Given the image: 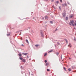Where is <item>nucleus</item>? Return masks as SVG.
Wrapping results in <instances>:
<instances>
[{
  "label": "nucleus",
  "instance_id": "obj_25",
  "mask_svg": "<svg viewBox=\"0 0 76 76\" xmlns=\"http://www.w3.org/2000/svg\"><path fill=\"white\" fill-rule=\"evenodd\" d=\"M57 44H58V45H60V43L57 42Z\"/></svg>",
  "mask_w": 76,
  "mask_h": 76
},
{
  "label": "nucleus",
  "instance_id": "obj_45",
  "mask_svg": "<svg viewBox=\"0 0 76 76\" xmlns=\"http://www.w3.org/2000/svg\"><path fill=\"white\" fill-rule=\"evenodd\" d=\"M33 19H35V18L34 17V18H33Z\"/></svg>",
  "mask_w": 76,
  "mask_h": 76
},
{
  "label": "nucleus",
  "instance_id": "obj_7",
  "mask_svg": "<svg viewBox=\"0 0 76 76\" xmlns=\"http://www.w3.org/2000/svg\"><path fill=\"white\" fill-rule=\"evenodd\" d=\"M18 56H20V57H21L22 56V54L21 53H19Z\"/></svg>",
  "mask_w": 76,
  "mask_h": 76
},
{
  "label": "nucleus",
  "instance_id": "obj_4",
  "mask_svg": "<svg viewBox=\"0 0 76 76\" xmlns=\"http://www.w3.org/2000/svg\"><path fill=\"white\" fill-rule=\"evenodd\" d=\"M41 19H42V20H44V17H43V16H42L41 17Z\"/></svg>",
  "mask_w": 76,
  "mask_h": 76
},
{
  "label": "nucleus",
  "instance_id": "obj_14",
  "mask_svg": "<svg viewBox=\"0 0 76 76\" xmlns=\"http://www.w3.org/2000/svg\"><path fill=\"white\" fill-rule=\"evenodd\" d=\"M50 23H51L52 24H53V22L52 21H51L50 22Z\"/></svg>",
  "mask_w": 76,
  "mask_h": 76
},
{
  "label": "nucleus",
  "instance_id": "obj_31",
  "mask_svg": "<svg viewBox=\"0 0 76 76\" xmlns=\"http://www.w3.org/2000/svg\"><path fill=\"white\" fill-rule=\"evenodd\" d=\"M22 54H23V55H25V53H22Z\"/></svg>",
  "mask_w": 76,
  "mask_h": 76
},
{
  "label": "nucleus",
  "instance_id": "obj_39",
  "mask_svg": "<svg viewBox=\"0 0 76 76\" xmlns=\"http://www.w3.org/2000/svg\"><path fill=\"white\" fill-rule=\"evenodd\" d=\"M21 34H22V33L20 32V34H19V35H21Z\"/></svg>",
  "mask_w": 76,
  "mask_h": 76
},
{
  "label": "nucleus",
  "instance_id": "obj_11",
  "mask_svg": "<svg viewBox=\"0 0 76 76\" xmlns=\"http://www.w3.org/2000/svg\"><path fill=\"white\" fill-rule=\"evenodd\" d=\"M45 19H48V18L47 16H45Z\"/></svg>",
  "mask_w": 76,
  "mask_h": 76
},
{
  "label": "nucleus",
  "instance_id": "obj_42",
  "mask_svg": "<svg viewBox=\"0 0 76 76\" xmlns=\"http://www.w3.org/2000/svg\"><path fill=\"white\" fill-rule=\"evenodd\" d=\"M74 40L75 41H76V39L75 38H74Z\"/></svg>",
  "mask_w": 76,
  "mask_h": 76
},
{
  "label": "nucleus",
  "instance_id": "obj_40",
  "mask_svg": "<svg viewBox=\"0 0 76 76\" xmlns=\"http://www.w3.org/2000/svg\"><path fill=\"white\" fill-rule=\"evenodd\" d=\"M60 1L61 2H62V0H60Z\"/></svg>",
  "mask_w": 76,
  "mask_h": 76
},
{
  "label": "nucleus",
  "instance_id": "obj_34",
  "mask_svg": "<svg viewBox=\"0 0 76 76\" xmlns=\"http://www.w3.org/2000/svg\"><path fill=\"white\" fill-rule=\"evenodd\" d=\"M65 41H66L67 44V40L66 39Z\"/></svg>",
  "mask_w": 76,
  "mask_h": 76
},
{
  "label": "nucleus",
  "instance_id": "obj_29",
  "mask_svg": "<svg viewBox=\"0 0 76 76\" xmlns=\"http://www.w3.org/2000/svg\"><path fill=\"white\" fill-rule=\"evenodd\" d=\"M38 45H35L36 47H38Z\"/></svg>",
  "mask_w": 76,
  "mask_h": 76
},
{
  "label": "nucleus",
  "instance_id": "obj_30",
  "mask_svg": "<svg viewBox=\"0 0 76 76\" xmlns=\"http://www.w3.org/2000/svg\"><path fill=\"white\" fill-rule=\"evenodd\" d=\"M61 59H62V55H61Z\"/></svg>",
  "mask_w": 76,
  "mask_h": 76
},
{
  "label": "nucleus",
  "instance_id": "obj_37",
  "mask_svg": "<svg viewBox=\"0 0 76 76\" xmlns=\"http://www.w3.org/2000/svg\"><path fill=\"white\" fill-rule=\"evenodd\" d=\"M54 1V0H52L51 2H53V1Z\"/></svg>",
  "mask_w": 76,
  "mask_h": 76
},
{
  "label": "nucleus",
  "instance_id": "obj_9",
  "mask_svg": "<svg viewBox=\"0 0 76 76\" xmlns=\"http://www.w3.org/2000/svg\"><path fill=\"white\" fill-rule=\"evenodd\" d=\"M26 42H27L28 44H29V42H28V39H26Z\"/></svg>",
  "mask_w": 76,
  "mask_h": 76
},
{
  "label": "nucleus",
  "instance_id": "obj_38",
  "mask_svg": "<svg viewBox=\"0 0 76 76\" xmlns=\"http://www.w3.org/2000/svg\"><path fill=\"white\" fill-rule=\"evenodd\" d=\"M19 32V31H16V33H18V32Z\"/></svg>",
  "mask_w": 76,
  "mask_h": 76
},
{
  "label": "nucleus",
  "instance_id": "obj_8",
  "mask_svg": "<svg viewBox=\"0 0 76 76\" xmlns=\"http://www.w3.org/2000/svg\"><path fill=\"white\" fill-rule=\"evenodd\" d=\"M19 58L20 60H22V59H23V58H22L21 56H20L19 57Z\"/></svg>",
  "mask_w": 76,
  "mask_h": 76
},
{
  "label": "nucleus",
  "instance_id": "obj_28",
  "mask_svg": "<svg viewBox=\"0 0 76 76\" xmlns=\"http://www.w3.org/2000/svg\"><path fill=\"white\" fill-rule=\"evenodd\" d=\"M64 70H66V68H65V67H64Z\"/></svg>",
  "mask_w": 76,
  "mask_h": 76
},
{
  "label": "nucleus",
  "instance_id": "obj_46",
  "mask_svg": "<svg viewBox=\"0 0 76 76\" xmlns=\"http://www.w3.org/2000/svg\"><path fill=\"white\" fill-rule=\"evenodd\" d=\"M55 45V47H56V45Z\"/></svg>",
  "mask_w": 76,
  "mask_h": 76
},
{
  "label": "nucleus",
  "instance_id": "obj_6",
  "mask_svg": "<svg viewBox=\"0 0 76 76\" xmlns=\"http://www.w3.org/2000/svg\"><path fill=\"white\" fill-rule=\"evenodd\" d=\"M68 46L70 47H72V45H71V44L70 43H69V45H68Z\"/></svg>",
  "mask_w": 76,
  "mask_h": 76
},
{
  "label": "nucleus",
  "instance_id": "obj_22",
  "mask_svg": "<svg viewBox=\"0 0 76 76\" xmlns=\"http://www.w3.org/2000/svg\"><path fill=\"white\" fill-rule=\"evenodd\" d=\"M62 6L63 7H64V4H62Z\"/></svg>",
  "mask_w": 76,
  "mask_h": 76
},
{
  "label": "nucleus",
  "instance_id": "obj_44",
  "mask_svg": "<svg viewBox=\"0 0 76 76\" xmlns=\"http://www.w3.org/2000/svg\"><path fill=\"white\" fill-rule=\"evenodd\" d=\"M74 29H76V28L75 27H74Z\"/></svg>",
  "mask_w": 76,
  "mask_h": 76
},
{
  "label": "nucleus",
  "instance_id": "obj_24",
  "mask_svg": "<svg viewBox=\"0 0 76 76\" xmlns=\"http://www.w3.org/2000/svg\"><path fill=\"white\" fill-rule=\"evenodd\" d=\"M30 29V27H28L27 28V30H28V29Z\"/></svg>",
  "mask_w": 76,
  "mask_h": 76
},
{
  "label": "nucleus",
  "instance_id": "obj_23",
  "mask_svg": "<svg viewBox=\"0 0 76 76\" xmlns=\"http://www.w3.org/2000/svg\"><path fill=\"white\" fill-rule=\"evenodd\" d=\"M27 54H28V53H24V55L25 56H27Z\"/></svg>",
  "mask_w": 76,
  "mask_h": 76
},
{
  "label": "nucleus",
  "instance_id": "obj_18",
  "mask_svg": "<svg viewBox=\"0 0 76 76\" xmlns=\"http://www.w3.org/2000/svg\"><path fill=\"white\" fill-rule=\"evenodd\" d=\"M68 70L69 71V72H71V69H70V68H69L68 69Z\"/></svg>",
  "mask_w": 76,
  "mask_h": 76
},
{
  "label": "nucleus",
  "instance_id": "obj_1",
  "mask_svg": "<svg viewBox=\"0 0 76 76\" xmlns=\"http://www.w3.org/2000/svg\"><path fill=\"white\" fill-rule=\"evenodd\" d=\"M70 23H69L70 25L71 26L72 25L73 26H76V23H75V21L73 20H72L71 21H70ZM74 23H75L74 24Z\"/></svg>",
  "mask_w": 76,
  "mask_h": 76
},
{
  "label": "nucleus",
  "instance_id": "obj_43",
  "mask_svg": "<svg viewBox=\"0 0 76 76\" xmlns=\"http://www.w3.org/2000/svg\"><path fill=\"white\" fill-rule=\"evenodd\" d=\"M22 30H20L19 31V32H21V31H22Z\"/></svg>",
  "mask_w": 76,
  "mask_h": 76
},
{
  "label": "nucleus",
  "instance_id": "obj_10",
  "mask_svg": "<svg viewBox=\"0 0 76 76\" xmlns=\"http://www.w3.org/2000/svg\"><path fill=\"white\" fill-rule=\"evenodd\" d=\"M72 17H73V15H71L69 16V18H72Z\"/></svg>",
  "mask_w": 76,
  "mask_h": 76
},
{
  "label": "nucleus",
  "instance_id": "obj_17",
  "mask_svg": "<svg viewBox=\"0 0 76 76\" xmlns=\"http://www.w3.org/2000/svg\"><path fill=\"white\" fill-rule=\"evenodd\" d=\"M22 61L23 62H25V60L24 59H23Z\"/></svg>",
  "mask_w": 76,
  "mask_h": 76
},
{
  "label": "nucleus",
  "instance_id": "obj_21",
  "mask_svg": "<svg viewBox=\"0 0 76 76\" xmlns=\"http://www.w3.org/2000/svg\"><path fill=\"white\" fill-rule=\"evenodd\" d=\"M50 70L49 69H47V71H48V72H49Z\"/></svg>",
  "mask_w": 76,
  "mask_h": 76
},
{
  "label": "nucleus",
  "instance_id": "obj_19",
  "mask_svg": "<svg viewBox=\"0 0 76 76\" xmlns=\"http://www.w3.org/2000/svg\"><path fill=\"white\" fill-rule=\"evenodd\" d=\"M56 54V55H57V56H58V55L59 54V53L58 52H57Z\"/></svg>",
  "mask_w": 76,
  "mask_h": 76
},
{
  "label": "nucleus",
  "instance_id": "obj_3",
  "mask_svg": "<svg viewBox=\"0 0 76 76\" xmlns=\"http://www.w3.org/2000/svg\"><path fill=\"white\" fill-rule=\"evenodd\" d=\"M62 15H63V17L64 18L66 17V11L65 10H64V12L62 13Z\"/></svg>",
  "mask_w": 76,
  "mask_h": 76
},
{
  "label": "nucleus",
  "instance_id": "obj_49",
  "mask_svg": "<svg viewBox=\"0 0 76 76\" xmlns=\"http://www.w3.org/2000/svg\"><path fill=\"white\" fill-rule=\"evenodd\" d=\"M56 30H57V29H56V30H55V31H56Z\"/></svg>",
  "mask_w": 76,
  "mask_h": 76
},
{
  "label": "nucleus",
  "instance_id": "obj_26",
  "mask_svg": "<svg viewBox=\"0 0 76 76\" xmlns=\"http://www.w3.org/2000/svg\"><path fill=\"white\" fill-rule=\"evenodd\" d=\"M45 63H47V60H45Z\"/></svg>",
  "mask_w": 76,
  "mask_h": 76
},
{
  "label": "nucleus",
  "instance_id": "obj_50",
  "mask_svg": "<svg viewBox=\"0 0 76 76\" xmlns=\"http://www.w3.org/2000/svg\"><path fill=\"white\" fill-rule=\"evenodd\" d=\"M26 76V74H25Z\"/></svg>",
  "mask_w": 76,
  "mask_h": 76
},
{
  "label": "nucleus",
  "instance_id": "obj_47",
  "mask_svg": "<svg viewBox=\"0 0 76 76\" xmlns=\"http://www.w3.org/2000/svg\"><path fill=\"white\" fill-rule=\"evenodd\" d=\"M27 58H28V56H27Z\"/></svg>",
  "mask_w": 76,
  "mask_h": 76
},
{
  "label": "nucleus",
  "instance_id": "obj_32",
  "mask_svg": "<svg viewBox=\"0 0 76 76\" xmlns=\"http://www.w3.org/2000/svg\"><path fill=\"white\" fill-rule=\"evenodd\" d=\"M59 9H60V10H61V7L60 6L59 7Z\"/></svg>",
  "mask_w": 76,
  "mask_h": 76
},
{
  "label": "nucleus",
  "instance_id": "obj_36",
  "mask_svg": "<svg viewBox=\"0 0 76 76\" xmlns=\"http://www.w3.org/2000/svg\"><path fill=\"white\" fill-rule=\"evenodd\" d=\"M23 67L22 66H21V67H20L21 69H22Z\"/></svg>",
  "mask_w": 76,
  "mask_h": 76
},
{
  "label": "nucleus",
  "instance_id": "obj_35",
  "mask_svg": "<svg viewBox=\"0 0 76 76\" xmlns=\"http://www.w3.org/2000/svg\"><path fill=\"white\" fill-rule=\"evenodd\" d=\"M46 1H50V0H46Z\"/></svg>",
  "mask_w": 76,
  "mask_h": 76
},
{
  "label": "nucleus",
  "instance_id": "obj_2",
  "mask_svg": "<svg viewBox=\"0 0 76 76\" xmlns=\"http://www.w3.org/2000/svg\"><path fill=\"white\" fill-rule=\"evenodd\" d=\"M40 35L42 38H44V32L42 30H40Z\"/></svg>",
  "mask_w": 76,
  "mask_h": 76
},
{
  "label": "nucleus",
  "instance_id": "obj_20",
  "mask_svg": "<svg viewBox=\"0 0 76 76\" xmlns=\"http://www.w3.org/2000/svg\"><path fill=\"white\" fill-rule=\"evenodd\" d=\"M47 53H46L45 54L44 56H47Z\"/></svg>",
  "mask_w": 76,
  "mask_h": 76
},
{
  "label": "nucleus",
  "instance_id": "obj_16",
  "mask_svg": "<svg viewBox=\"0 0 76 76\" xmlns=\"http://www.w3.org/2000/svg\"><path fill=\"white\" fill-rule=\"evenodd\" d=\"M53 51V50H51L50 51H49L48 52V53H51V52H52V51Z\"/></svg>",
  "mask_w": 76,
  "mask_h": 76
},
{
  "label": "nucleus",
  "instance_id": "obj_5",
  "mask_svg": "<svg viewBox=\"0 0 76 76\" xmlns=\"http://www.w3.org/2000/svg\"><path fill=\"white\" fill-rule=\"evenodd\" d=\"M69 20V18L68 17H66V20Z\"/></svg>",
  "mask_w": 76,
  "mask_h": 76
},
{
  "label": "nucleus",
  "instance_id": "obj_48",
  "mask_svg": "<svg viewBox=\"0 0 76 76\" xmlns=\"http://www.w3.org/2000/svg\"><path fill=\"white\" fill-rule=\"evenodd\" d=\"M69 59H71V58H69Z\"/></svg>",
  "mask_w": 76,
  "mask_h": 76
},
{
  "label": "nucleus",
  "instance_id": "obj_12",
  "mask_svg": "<svg viewBox=\"0 0 76 76\" xmlns=\"http://www.w3.org/2000/svg\"><path fill=\"white\" fill-rule=\"evenodd\" d=\"M49 65V63H47L46 64V66H48V65Z\"/></svg>",
  "mask_w": 76,
  "mask_h": 76
},
{
  "label": "nucleus",
  "instance_id": "obj_15",
  "mask_svg": "<svg viewBox=\"0 0 76 76\" xmlns=\"http://www.w3.org/2000/svg\"><path fill=\"white\" fill-rule=\"evenodd\" d=\"M10 35V33H9V34H8L7 35V37H9V36Z\"/></svg>",
  "mask_w": 76,
  "mask_h": 76
},
{
  "label": "nucleus",
  "instance_id": "obj_51",
  "mask_svg": "<svg viewBox=\"0 0 76 76\" xmlns=\"http://www.w3.org/2000/svg\"><path fill=\"white\" fill-rule=\"evenodd\" d=\"M56 6H57V5H56Z\"/></svg>",
  "mask_w": 76,
  "mask_h": 76
},
{
  "label": "nucleus",
  "instance_id": "obj_13",
  "mask_svg": "<svg viewBox=\"0 0 76 76\" xmlns=\"http://www.w3.org/2000/svg\"><path fill=\"white\" fill-rule=\"evenodd\" d=\"M56 3L57 4H58V3H59V2L58 1H57L56 2Z\"/></svg>",
  "mask_w": 76,
  "mask_h": 76
},
{
  "label": "nucleus",
  "instance_id": "obj_27",
  "mask_svg": "<svg viewBox=\"0 0 76 76\" xmlns=\"http://www.w3.org/2000/svg\"><path fill=\"white\" fill-rule=\"evenodd\" d=\"M64 5H65V6H67V4L66 3H65Z\"/></svg>",
  "mask_w": 76,
  "mask_h": 76
},
{
  "label": "nucleus",
  "instance_id": "obj_33",
  "mask_svg": "<svg viewBox=\"0 0 76 76\" xmlns=\"http://www.w3.org/2000/svg\"><path fill=\"white\" fill-rule=\"evenodd\" d=\"M21 46H22L23 47H24V45L23 44L21 45Z\"/></svg>",
  "mask_w": 76,
  "mask_h": 76
},
{
  "label": "nucleus",
  "instance_id": "obj_41",
  "mask_svg": "<svg viewBox=\"0 0 76 76\" xmlns=\"http://www.w3.org/2000/svg\"><path fill=\"white\" fill-rule=\"evenodd\" d=\"M68 4H70L68 2H67Z\"/></svg>",
  "mask_w": 76,
  "mask_h": 76
}]
</instances>
